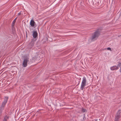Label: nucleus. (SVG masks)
<instances>
[{"label":"nucleus","instance_id":"f257e3e1","mask_svg":"<svg viewBox=\"0 0 121 121\" xmlns=\"http://www.w3.org/2000/svg\"><path fill=\"white\" fill-rule=\"evenodd\" d=\"M8 99V97L5 96L4 98V100L2 103V105H1L0 108V113H1L2 111L4 109L5 105L7 103Z\"/></svg>","mask_w":121,"mask_h":121},{"label":"nucleus","instance_id":"f03ea898","mask_svg":"<svg viewBox=\"0 0 121 121\" xmlns=\"http://www.w3.org/2000/svg\"><path fill=\"white\" fill-rule=\"evenodd\" d=\"M86 79L85 77H84L82 78V82L80 89L82 90H83V89L85 86L86 84Z\"/></svg>","mask_w":121,"mask_h":121},{"label":"nucleus","instance_id":"7ed1b4c3","mask_svg":"<svg viewBox=\"0 0 121 121\" xmlns=\"http://www.w3.org/2000/svg\"><path fill=\"white\" fill-rule=\"evenodd\" d=\"M99 35V33L98 31L95 32L91 38V40L94 41L96 39Z\"/></svg>","mask_w":121,"mask_h":121},{"label":"nucleus","instance_id":"20e7f679","mask_svg":"<svg viewBox=\"0 0 121 121\" xmlns=\"http://www.w3.org/2000/svg\"><path fill=\"white\" fill-rule=\"evenodd\" d=\"M121 110H119L117 112L115 116V121H118L119 119L121 117Z\"/></svg>","mask_w":121,"mask_h":121},{"label":"nucleus","instance_id":"39448f33","mask_svg":"<svg viewBox=\"0 0 121 121\" xmlns=\"http://www.w3.org/2000/svg\"><path fill=\"white\" fill-rule=\"evenodd\" d=\"M29 61V59L26 58L24 59L23 61V65L24 67H26L27 66V63Z\"/></svg>","mask_w":121,"mask_h":121},{"label":"nucleus","instance_id":"423d86ee","mask_svg":"<svg viewBox=\"0 0 121 121\" xmlns=\"http://www.w3.org/2000/svg\"><path fill=\"white\" fill-rule=\"evenodd\" d=\"M38 36V33L36 31H34L33 34V38L34 39H35L37 38Z\"/></svg>","mask_w":121,"mask_h":121},{"label":"nucleus","instance_id":"0eeeda50","mask_svg":"<svg viewBox=\"0 0 121 121\" xmlns=\"http://www.w3.org/2000/svg\"><path fill=\"white\" fill-rule=\"evenodd\" d=\"M118 67L116 66H114L110 67V69L112 70H114L118 69Z\"/></svg>","mask_w":121,"mask_h":121},{"label":"nucleus","instance_id":"6e6552de","mask_svg":"<svg viewBox=\"0 0 121 121\" xmlns=\"http://www.w3.org/2000/svg\"><path fill=\"white\" fill-rule=\"evenodd\" d=\"M35 22L33 20H31L30 22V25L32 27H34L35 26Z\"/></svg>","mask_w":121,"mask_h":121},{"label":"nucleus","instance_id":"1a4fd4ad","mask_svg":"<svg viewBox=\"0 0 121 121\" xmlns=\"http://www.w3.org/2000/svg\"><path fill=\"white\" fill-rule=\"evenodd\" d=\"M9 118V117L7 116H5L4 117V118L3 120V121H7L8 119Z\"/></svg>","mask_w":121,"mask_h":121},{"label":"nucleus","instance_id":"9d476101","mask_svg":"<svg viewBox=\"0 0 121 121\" xmlns=\"http://www.w3.org/2000/svg\"><path fill=\"white\" fill-rule=\"evenodd\" d=\"M34 42L33 41H31L30 43V45L32 47H33V46L34 45Z\"/></svg>","mask_w":121,"mask_h":121},{"label":"nucleus","instance_id":"9b49d317","mask_svg":"<svg viewBox=\"0 0 121 121\" xmlns=\"http://www.w3.org/2000/svg\"><path fill=\"white\" fill-rule=\"evenodd\" d=\"M17 18V17H16L15 18V19L12 22V23L13 25L14 24V23H15V22L16 21V20Z\"/></svg>","mask_w":121,"mask_h":121},{"label":"nucleus","instance_id":"f8f14e48","mask_svg":"<svg viewBox=\"0 0 121 121\" xmlns=\"http://www.w3.org/2000/svg\"><path fill=\"white\" fill-rule=\"evenodd\" d=\"M117 65V66L118 67H120L121 66V62L119 63Z\"/></svg>","mask_w":121,"mask_h":121},{"label":"nucleus","instance_id":"ddd939ff","mask_svg":"<svg viewBox=\"0 0 121 121\" xmlns=\"http://www.w3.org/2000/svg\"><path fill=\"white\" fill-rule=\"evenodd\" d=\"M82 112H85L86 111V109H85L83 108H82Z\"/></svg>","mask_w":121,"mask_h":121},{"label":"nucleus","instance_id":"4468645a","mask_svg":"<svg viewBox=\"0 0 121 121\" xmlns=\"http://www.w3.org/2000/svg\"><path fill=\"white\" fill-rule=\"evenodd\" d=\"M107 50H110V51H111V49L110 48H109V47L108 48H107Z\"/></svg>","mask_w":121,"mask_h":121},{"label":"nucleus","instance_id":"2eb2a0df","mask_svg":"<svg viewBox=\"0 0 121 121\" xmlns=\"http://www.w3.org/2000/svg\"><path fill=\"white\" fill-rule=\"evenodd\" d=\"M21 14V12H20L18 13V15L19 16V15H20Z\"/></svg>","mask_w":121,"mask_h":121},{"label":"nucleus","instance_id":"dca6fc26","mask_svg":"<svg viewBox=\"0 0 121 121\" xmlns=\"http://www.w3.org/2000/svg\"><path fill=\"white\" fill-rule=\"evenodd\" d=\"M120 72H121V68L120 69Z\"/></svg>","mask_w":121,"mask_h":121},{"label":"nucleus","instance_id":"f3484780","mask_svg":"<svg viewBox=\"0 0 121 121\" xmlns=\"http://www.w3.org/2000/svg\"><path fill=\"white\" fill-rule=\"evenodd\" d=\"M85 117V115H84V117Z\"/></svg>","mask_w":121,"mask_h":121}]
</instances>
